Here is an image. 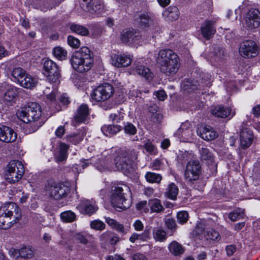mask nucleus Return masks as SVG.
<instances>
[{"label":"nucleus","mask_w":260,"mask_h":260,"mask_svg":"<svg viewBox=\"0 0 260 260\" xmlns=\"http://www.w3.org/2000/svg\"><path fill=\"white\" fill-rule=\"evenodd\" d=\"M105 221L107 224L112 228L115 229L117 231L124 233L125 232L124 226L122 224L117 222L115 220L109 217H105Z\"/></svg>","instance_id":"obj_37"},{"label":"nucleus","mask_w":260,"mask_h":260,"mask_svg":"<svg viewBox=\"0 0 260 260\" xmlns=\"http://www.w3.org/2000/svg\"><path fill=\"white\" fill-rule=\"evenodd\" d=\"M224 52L222 49H221L219 48H215L213 52L215 59L218 61L219 60L222 59L224 56Z\"/></svg>","instance_id":"obj_53"},{"label":"nucleus","mask_w":260,"mask_h":260,"mask_svg":"<svg viewBox=\"0 0 260 260\" xmlns=\"http://www.w3.org/2000/svg\"><path fill=\"white\" fill-rule=\"evenodd\" d=\"M154 94L160 101H164L167 98V94L164 90H159L154 92Z\"/></svg>","instance_id":"obj_58"},{"label":"nucleus","mask_w":260,"mask_h":260,"mask_svg":"<svg viewBox=\"0 0 260 260\" xmlns=\"http://www.w3.org/2000/svg\"><path fill=\"white\" fill-rule=\"evenodd\" d=\"M90 225L92 229L96 231H103L106 227V224L104 222L99 219L91 221Z\"/></svg>","instance_id":"obj_46"},{"label":"nucleus","mask_w":260,"mask_h":260,"mask_svg":"<svg viewBox=\"0 0 260 260\" xmlns=\"http://www.w3.org/2000/svg\"><path fill=\"white\" fill-rule=\"evenodd\" d=\"M188 218V214L186 211H181L177 214V220L181 224L186 222Z\"/></svg>","instance_id":"obj_50"},{"label":"nucleus","mask_w":260,"mask_h":260,"mask_svg":"<svg viewBox=\"0 0 260 260\" xmlns=\"http://www.w3.org/2000/svg\"><path fill=\"white\" fill-rule=\"evenodd\" d=\"M133 60V56L125 54H113L111 56V64L117 68L129 66Z\"/></svg>","instance_id":"obj_18"},{"label":"nucleus","mask_w":260,"mask_h":260,"mask_svg":"<svg viewBox=\"0 0 260 260\" xmlns=\"http://www.w3.org/2000/svg\"><path fill=\"white\" fill-rule=\"evenodd\" d=\"M89 115V108L86 104H82L78 109L74 119L78 123L85 122Z\"/></svg>","instance_id":"obj_25"},{"label":"nucleus","mask_w":260,"mask_h":260,"mask_svg":"<svg viewBox=\"0 0 260 260\" xmlns=\"http://www.w3.org/2000/svg\"><path fill=\"white\" fill-rule=\"evenodd\" d=\"M158 107L156 105H153L148 108V111L152 114L151 118L153 121L159 122L161 116L157 113Z\"/></svg>","instance_id":"obj_47"},{"label":"nucleus","mask_w":260,"mask_h":260,"mask_svg":"<svg viewBox=\"0 0 260 260\" xmlns=\"http://www.w3.org/2000/svg\"><path fill=\"white\" fill-rule=\"evenodd\" d=\"M134 229L137 231H142L144 229V225L140 220H136L133 223Z\"/></svg>","instance_id":"obj_56"},{"label":"nucleus","mask_w":260,"mask_h":260,"mask_svg":"<svg viewBox=\"0 0 260 260\" xmlns=\"http://www.w3.org/2000/svg\"><path fill=\"white\" fill-rule=\"evenodd\" d=\"M17 134L8 126L0 125V141L5 143H12L17 139Z\"/></svg>","instance_id":"obj_19"},{"label":"nucleus","mask_w":260,"mask_h":260,"mask_svg":"<svg viewBox=\"0 0 260 260\" xmlns=\"http://www.w3.org/2000/svg\"><path fill=\"white\" fill-rule=\"evenodd\" d=\"M24 173V168L21 162L16 160L11 161L7 166L6 179L10 183L18 181Z\"/></svg>","instance_id":"obj_8"},{"label":"nucleus","mask_w":260,"mask_h":260,"mask_svg":"<svg viewBox=\"0 0 260 260\" xmlns=\"http://www.w3.org/2000/svg\"><path fill=\"white\" fill-rule=\"evenodd\" d=\"M113 93L112 86L109 83H104L93 90L91 93V98L95 102H103L110 99Z\"/></svg>","instance_id":"obj_9"},{"label":"nucleus","mask_w":260,"mask_h":260,"mask_svg":"<svg viewBox=\"0 0 260 260\" xmlns=\"http://www.w3.org/2000/svg\"><path fill=\"white\" fill-rule=\"evenodd\" d=\"M75 239L78 241L80 243L83 244H86L88 243V240L85 236L78 234L76 235Z\"/></svg>","instance_id":"obj_57"},{"label":"nucleus","mask_w":260,"mask_h":260,"mask_svg":"<svg viewBox=\"0 0 260 260\" xmlns=\"http://www.w3.org/2000/svg\"><path fill=\"white\" fill-rule=\"evenodd\" d=\"M214 22L212 21H206L201 26V34L207 40L211 38L216 32L214 26Z\"/></svg>","instance_id":"obj_23"},{"label":"nucleus","mask_w":260,"mask_h":260,"mask_svg":"<svg viewBox=\"0 0 260 260\" xmlns=\"http://www.w3.org/2000/svg\"><path fill=\"white\" fill-rule=\"evenodd\" d=\"M149 231L145 230L142 234H139V240L146 241L149 239Z\"/></svg>","instance_id":"obj_59"},{"label":"nucleus","mask_w":260,"mask_h":260,"mask_svg":"<svg viewBox=\"0 0 260 260\" xmlns=\"http://www.w3.org/2000/svg\"><path fill=\"white\" fill-rule=\"evenodd\" d=\"M244 216V211L241 209H238L229 214V218L233 221L239 220Z\"/></svg>","instance_id":"obj_44"},{"label":"nucleus","mask_w":260,"mask_h":260,"mask_svg":"<svg viewBox=\"0 0 260 260\" xmlns=\"http://www.w3.org/2000/svg\"><path fill=\"white\" fill-rule=\"evenodd\" d=\"M178 192L179 189L177 185L174 183H171L166 188L165 196L172 200H175Z\"/></svg>","instance_id":"obj_33"},{"label":"nucleus","mask_w":260,"mask_h":260,"mask_svg":"<svg viewBox=\"0 0 260 260\" xmlns=\"http://www.w3.org/2000/svg\"><path fill=\"white\" fill-rule=\"evenodd\" d=\"M26 74L25 70L21 68H16L14 69L12 72V76L15 79V81H17L18 83H20L23 76Z\"/></svg>","instance_id":"obj_42"},{"label":"nucleus","mask_w":260,"mask_h":260,"mask_svg":"<svg viewBox=\"0 0 260 260\" xmlns=\"http://www.w3.org/2000/svg\"><path fill=\"white\" fill-rule=\"evenodd\" d=\"M166 224L167 228L170 230H173L176 226L175 221L173 219H168L166 221Z\"/></svg>","instance_id":"obj_60"},{"label":"nucleus","mask_w":260,"mask_h":260,"mask_svg":"<svg viewBox=\"0 0 260 260\" xmlns=\"http://www.w3.org/2000/svg\"><path fill=\"white\" fill-rule=\"evenodd\" d=\"M43 63L47 80L51 83L57 82L60 76L58 66L55 62L48 58L45 59Z\"/></svg>","instance_id":"obj_11"},{"label":"nucleus","mask_w":260,"mask_h":260,"mask_svg":"<svg viewBox=\"0 0 260 260\" xmlns=\"http://www.w3.org/2000/svg\"><path fill=\"white\" fill-rule=\"evenodd\" d=\"M133 258L134 260H146L145 256L140 253L135 254L133 256Z\"/></svg>","instance_id":"obj_64"},{"label":"nucleus","mask_w":260,"mask_h":260,"mask_svg":"<svg viewBox=\"0 0 260 260\" xmlns=\"http://www.w3.org/2000/svg\"><path fill=\"white\" fill-rule=\"evenodd\" d=\"M124 131L127 134L134 135L137 132V128L132 123L127 122L124 127Z\"/></svg>","instance_id":"obj_48"},{"label":"nucleus","mask_w":260,"mask_h":260,"mask_svg":"<svg viewBox=\"0 0 260 260\" xmlns=\"http://www.w3.org/2000/svg\"><path fill=\"white\" fill-rule=\"evenodd\" d=\"M100 240L103 243H109L113 245L119 241V238L114 233L110 231H106L101 235Z\"/></svg>","instance_id":"obj_31"},{"label":"nucleus","mask_w":260,"mask_h":260,"mask_svg":"<svg viewBox=\"0 0 260 260\" xmlns=\"http://www.w3.org/2000/svg\"><path fill=\"white\" fill-rule=\"evenodd\" d=\"M22 213L14 203H8L0 207V228L7 230L19 222Z\"/></svg>","instance_id":"obj_3"},{"label":"nucleus","mask_w":260,"mask_h":260,"mask_svg":"<svg viewBox=\"0 0 260 260\" xmlns=\"http://www.w3.org/2000/svg\"><path fill=\"white\" fill-rule=\"evenodd\" d=\"M137 209L141 212L147 213L149 211V208L147 201H142L139 202L136 205Z\"/></svg>","instance_id":"obj_51"},{"label":"nucleus","mask_w":260,"mask_h":260,"mask_svg":"<svg viewBox=\"0 0 260 260\" xmlns=\"http://www.w3.org/2000/svg\"><path fill=\"white\" fill-rule=\"evenodd\" d=\"M93 61V53L86 47H82L75 51L70 59L72 68L79 73L88 71L92 67Z\"/></svg>","instance_id":"obj_2"},{"label":"nucleus","mask_w":260,"mask_h":260,"mask_svg":"<svg viewBox=\"0 0 260 260\" xmlns=\"http://www.w3.org/2000/svg\"><path fill=\"white\" fill-rule=\"evenodd\" d=\"M77 208L81 214L89 216L95 213L99 209L95 201L85 199L81 200Z\"/></svg>","instance_id":"obj_15"},{"label":"nucleus","mask_w":260,"mask_h":260,"mask_svg":"<svg viewBox=\"0 0 260 260\" xmlns=\"http://www.w3.org/2000/svg\"><path fill=\"white\" fill-rule=\"evenodd\" d=\"M53 54L56 58L60 60H64L67 58V51L59 46L54 48Z\"/></svg>","instance_id":"obj_39"},{"label":"nucleus","mask_w":260,"mask_h":260,"mask_svg":"<svg viewBox=\"0 0 260 260\" xmlns=\"http://www.w3.org/2000/svg\"><path fill=\"white\" fill-rule=\"evenodd\" d=\"M64 134V128L62 126H59L55 131L56 136L58 137H61Z\"/></svg>","instance_id":"obj_62"},{"label":"nucleus","mask_w":260,"mask_h":260,"mask_svg":"<svg viewBox=\"0 0 260 260\" xmlns=\"http://www.w3.org/2000/svg\"><path fill=\"white\" fill-rule=\"evenodd\" d=\"M55 91H52L51 93L46 94V99L48 102H53L55 100Z\"/></svg>","instance_id":"obj_61"},{"label":"nucleus","mask_w":260,"mask_h":260,"mask_svg":"<svg viewBox=\"0 0 260 260\" xmlns=\"http://www.w3.org/2000/svg\"><path fill=\"white\" fill-rule=\"evenodd\" d=\"M148 204L152 212L160 213L164 210L160 201L158 199L149 200Z\"/></svg>","instance_id":"obj_35"},{"label":"nucleus","mask_w":260,"mask_h":260,"mask_svg":"<svg viewBox=\"0 0 260 260\" xmlns=\"http://www.w3.org/2000/svg\"><path fill=\"white\" fill-rule=\"evenodd\" d=\"M121 129V126L118 125H105L101 127V130L103 134L105 136L109 137L116 135Z\"/></svg>","instance_id":"obj_32"},{"label":"nucleus","mask_w":260,"mask_h":260,"mask_svg":"<svg viewBox=\"0 0 260 260\" xmlns=\"http://www.w3.org/2000/svg\"><path fill=\"white\" fill-rule=\"evenodd\" d=\"M45 190L50 197L56 200L65 197L69 192L67 186L52 179L47 182Z\"/></svg>","instance_id":"obj_7"},{"label":"nucleus","mask_w":260,"mask_h":260,"mask_svg":"<svg viewBox=\"0 0 260 260\" xmlns=\"http://www.w3.org/2000/svg\"><path fill=\"white\" fill-rule=\"evenodd\" d=\"M68 42L69 45L73 48H76L80 46V41L73 36L68 37Z\"/></svg>","instance_id":"obj_52"},{"label":"nucleus","mask_w":260,"mask_h":260,"mask_svg":"<svg viewBox=\"0 0 260 260\" xmlns=\"http://www.w3.org/2000/svg\"><path fill=\"white\" fill-rule=\"evenodd\" d=\"M205 229V225L203 223H199L197 224L194 232L196 235H200L204 233Z\"/></svg>","instance_id":"obj_55"},{"label":"nucleus","mask_w":260,"mask_h":260,"mask_svg":"<svg viewBox=\"0 0 260 260\" xmlns=\"http://www.w3.org/2000/svg\"><path fill=\"white\" fill-rule=\"evenodd\" d=\"M121 42L127 45L138 44L141 40L140 33L133 29H125L120 34Z\"/></svg>","instance_id":"obj_12"},{"label":"nucleus","mask_w":260,"mask_h":260,"mask_svg":"<svg viewBox=\"0 0 260 260\" xmlns=\"http://www.w3.org/2000/svg\"><path fill=\"white\" fill-rule=\"evenodd\" d=\"M135 72L139 75L145 78L146 80H151L153 78V73L150 69L142 64H136Z\"/></svg>","instance_id":"obj_29"},{"label":"nucleus","mask_w":260,"mask_h":260,"mask_svg":"<svg viewBox=\"0 0 260 260\" xmlns=\"http://www.w3.org/2000/svg\"><path fill=\"white\" fill-rule=\"evenodd\" d=\"M162 166V162L159 159H156L153 162V167L155 170L160 169Z\"/></svg>","instance_id":"obj_63"},{"label":"nucleus","mask_w":260,"mask_h":260,"mask_svg":"<svg viewBox=\"0 0 260 260\" xmlns=\"http://www.w3.org/2000/svg\"><path fill=\"white\" fill-rule=\"evenodd\" d=\"M69 148V146L65 143H61L60 144L58 150L54 155V159L56 162L59 163L67 159Z\"/></svg>","instance_id":"obj_26"},{"label":"nucleus","mask_w":260,"mask_h":260,"mask_svg":"<svg viewBox=\"0 0 260 260\" xmlns=\"http://www.w3.org/2000/svg\"><path fill=\"white\" fill-rule=\"evenodd\" d=\"M38 80L29 74H26L19 83L21 86L26 88H32L36 86Z\"/></svg>","instance_id":"obj_30"},{"label":"nucleus","mask_w":260,"mask_h":260,"mask_svg":"<svg viewBox=\"0 0 260 260\" xmlns=\"http://www.w3.org/2000/svg\"><path fill=\"white\" fill-rule=\"evenodd\" d=\"M42 114L40 105L35 102L28 103L18 110L16 115L19 119L25 123L35 122L38 120Z\"/></svg>","instance_id":"obj_5"},{"label":"nucleus","mask_w":260,"mask_h":260,"mask_svg":"<svg viewBox=\"0 0 260 260\" xmlns=\"http://www.w3.org/2000/svg\"><path fill=\"white\" fill-rule=\"evenodd\" d=\"M0 88L1 90H3V88L6 89L3 98L4 101L10 104L14 103L20 89L5 83H3Z\"/></svg>","instance_id":"obj_17"},{"label":"nucleus","mask_w":260,"mask_h":260,"mask_svg":"<svg viewBox=\"0 0 260 260\" xmlns=\"http://www.w3.org/2000/svg\"><path fill=\"white\" fill-rule=\"evenodd\" d=\"M153 237L156 241L162 242L167 239L166 231L159 227L154 228L152 230Z\"/></svg>","instance_id":"obj_34"},{"label":"nucleus","mask_w":260,"mask_h":260,"mask_svg":"<svg viewBox=\"0 0 260 260\" xmlns=\"http://www.w3.org/2000/svg\"><path fill=\"white\" fill-rule=\"evenodd\" d=\"M245 27L248 29L257 28L260 25V12L255 9H251L245 16Z\"/></svg>","instance_id":"obj_14"},{"label":"nucleus","mask_w":260,"mask_h":260,"mask_svg":"<svg viewBox=\"0 0 260 260\" xmlns=\"http://www.w3.org/2000/svg\"><path fill=\"white\" fill-rule=\"evenodd\" d=\"M60 217L63 221L71 222L75 219L76 215L71 211H67L60 214Z\"/></svg>","instance_id":"obj_45"},{"label":"nucleus","mask_w":260,"mask_h":260,"mask_svg":"<svg viewBox=\"0 0 260 260\" xmlns=\"http://www.w3.org/2000/svg\"><path fill=\"white\" fill-rule=\"evenodd\" d=\"M239 52L244 57H254L258 53L257 45L255 42L251 40L244 41L240 45Z\"/></svg>","instance_id":"obj_13"},{"label":"nucleus","mask_w":260,"mask_h":260,"mask_svg":"<svg viewBox=\"0 0 260 260\" xmlns=\"http://www.w3.org/2000/svg\"><path fill=\"white\" fill-rule=\"evenodd\" d=\"M145 177L148 182L152 183H159L162 179V177L160 174L151 172H147Z\"/></svg>","instance_id":"obj_40"},{"label":"nucleus","mask_w":260,"mask_h":260,"mask_svg":"<svg viewBox=\"0 0 260 260\" xmlns=\"http://www.w3.org/2000/svg\"><path fill=\"white\" fill-rule=\"evenodd\" d=\"M109 157L105 158V159L104 160L93 157L89 159H84L81 162L80 166L83 169H84L89 165L92 164L96 165L98 169L102 172L109 169L110 165L109 162Z\"/></svg>","instance_id":"obj_16"},{"label":"nucleus","mask_w":260,"mask_h":260,"mask_svg":"<svg viewBox=\"0 0 260 260\" xmlns=\"http://www.w3.org/2000/svg\"><path fill=\"white\" fill-rule=\"evenodd\" d=\"M83 6H85L86 9L91 13L101 12L104 9L102 0H82Z\"/></svg>","instance_id":"obj_21"},{"label":"nucleus","mask_w":260,"mask_h":260,"mask_svg":"<svg viewBox=\"0 0 260 260\" xmlns=\"http://www.w3.org/2000/svg\"><path fill=\"white\" fill-rule=\"evenodd\" d=\"M137 158V154L134 150L120 149L118 150L114 158L115 165L118 170L129 171Z\"/></svg>","instance_id":"obj_6"},{"label":"nucleus","mask_w":260,"mask_h":260,"mask_svg":"<svg viewBox=\"0 0 260 260\" xmlns=\"http://www.w3.org/2000/svg\"><path fill=\"white\" fill-rule=\"evenodd\" d=\"M131 194L130 188L126 184H119L115 186L112 189L110 194L112 205L116 210L126 209L130 206L127 198Z\"/></svg>","instance_id":"obj_4"},{"label":"nucleus","mask_w":260,"mask_h":260,"mask_svg":"<svg viewBox=\"0 0 260 260\" xmlns=\"http://www.w3.org/2000/svg\"><path fill=\"white\" fill-rule=\"evenodd\" d=\"M109 117L110 120L112 121L119 122L123 119V116L121 113L117 112L116 113L111 114Z\"/></svg>","instance_id":"obj_54"},{"label":"nucleus","mask_w":260,"mask_h":260,"mask_svg":"<svg viewBox=\"0 0 260 260\" xmlns=\"http://www.w3.org/2000/svg\"><path fill=\"white\" fill-rule=\"evenodd\" d=\"M155 61L160 71L167 76L176 74L180 68V59L177 54L171 49L160 50Z\"/></svg>","instance_id":"obj_1"},{"label":"nucleus","mask_w":260,"mask_h":260,"mask_svg":"<svg viewBox=\"0 0 260 260\" xmlns=\"http://www.w3.org/2000/svg\"><path fill=\"white\" fill-rule=\"evenodd\" d=\"M10 252L16 258L20 256L25 259H29L34 256L33 250L30 247H24L19 250L13 249Z\"/></svg>","instance_id":"obj_28"},{"label":"nucleus","mask_w":260,"mask_h":260,"mask_svg":"<svg viewBox=\"0 0 260 260\" xmlns=\"http://www.w3.org/2000/svg\"><path fill=\"white\" fill-rule=\"evenodd\" d=\"M219 236V233L213 229H210L209 231H207L206 234L205 235V237L207 239H211L214 241L217 240Z\"/></svg>","instance_id":"obj_49"},{"label":"nucleus","mask_w":260,"mask_h":260,"mask_svg":"<svg viewBox=\"0 0 260 260\" xmlns=\"http://www.w3.org/2000/svg\"><path fill=\"white\" fill-rule=\"evenodd\" d=\"M253 136L251 131L247 127H244L240 133V145L242 148L246 149L252 143Z\"/></svg>","instance_id":"obj_20"},{"label":"nucleus","mask_w":260,"mask_h":260,"mask_svg":"<svg viewBox=\"0 0 260 260\" xmlns=\"http://www.w3.org/2000/svg\"><path fill=\"white\" fill-rule=\"evenodd\" d=\"M70 29L73 32L81 36H87L89 34L88 29L86 27L78 24H71Z\"/></svg>","instance_id":"obj_38"},{"label":"nucleus","mask_w":260,"mask_h":260,"mask_svg":"<svg viewBox=\"0 0 260 260\" xmlns=\"http://www.w3.org/2000/svg\"><path fill=\"white\" fill-rule=\"evenodd\" d=\"M199 133L200 137L206 141L213 140L218 136L217 132L212 127L208 125L201 127Z\"/></svg>","instance_id":"obj_24"},{"label":"nucleus","mask_w":260,"mask_h":260,"mask_svg":"<svg viewBox=\"0 0 260 260\" xmlns=\"http://www.w3.org/2000/svg\"><path fill=\"white\" fill-rule=\"evenodd\" d=\"M170 252L174 255H179L184 252V248L182 245L175 241H172L168 246Z\"/></svg>","instance_id":"obj_36"},{"label":"nucleus","mask_w":260,"mask_h":260,"mask_svg":"<svg viewBox=\"0 0 260 260\" xmlns=\"http://www.w3.org/2000/svg\"><path fill=\"white\" fill-rule=\"evenodd\" d=\"M179 14V11L176 7L170 6L163 12L162 16L166 21H172L177 20Z\"/></svg>","instance_id":"obj_27"},{"label":"nucleus","mask_w":260,"mask_h":260,"mask_svg":"<svg viewBox=\"0 0 260 260\" xmlns=\"http://www.w3.org/2000/svg\"><path fill=\"white\" fill-rule=\"evenodd\" d=\"M211 114L215 117L225 118L231 116L233 117L235 115V112H232L230 107L222 106L215 107L211 109Z\"/></svg>","instance_id":"obj_22"},{"label":"nucleus","mask_w":260,"mask_h":260,"mask_svg":"<svg viewBox=\"0 0 260 260\" xmlns=\"http://www.w3.org/2000/svg\"><path fill=\"white\" fill-rule=\"evenodd\" d=\"M201 166L197 159H191L186 164L184 177L186 181L192 182L197 180L201 173Z\"/></svg>","instance_id":"obj_10"},{"label":"nucleus","mask_w":260,"mask_h":260,"mask_svg":"<svg viewBox=\"0 0 260 260\" xmlns=\"http://www.w3.org/2000/svg\"><path fill=\"white\" fill-rule=\"evenodd\" d=\"M141 25L143 27L149 26L152 23V19L146 13L139 14V17L137 18Z\"/></svg>","instance_id":"obj_41"},{"label":"nucleus","mask_w":260,"mask_h":260,"mask_svg":"<svg viewBox=\"0 0 260 260\" xmlns=\"http://www.w3.org/2000/svg\"><path fill=\"white\" fill-rule=\"evenodd\" d=\"M201 157L202 159L212 161L213 160V154L206 147H202L199 150Z\"/></svg>","instance_id":"obj_43"}]
</instances>
